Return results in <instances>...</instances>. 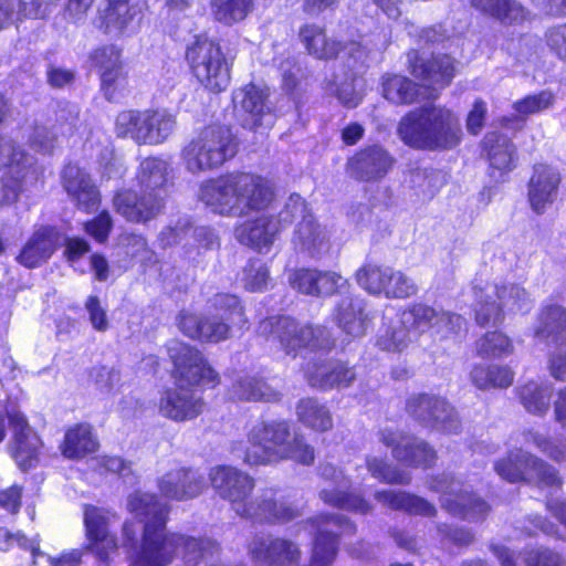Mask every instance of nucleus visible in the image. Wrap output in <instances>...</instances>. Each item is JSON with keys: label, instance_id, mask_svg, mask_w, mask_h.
Returning <instances> with one entry per match:
<instances>
[{"label": "nucleus", "instance_id": "f257e3e1", "mask_svg": "<svg viewBox=\"0 0 566 566\" xmlns=\"http://www.w3.org/2000/svg\"><path fill=\"white\" fill-rule=\"evenodd\" d=\"M199 198L214 213L240 218L268 209L274 190L261 176L235 172L202 184Z\"/></svg>", "mask_w": 566, "mask_h": 566}, {"label": "nucleus", "instance_id": "f03ea898", "mask_svg": "<svg viewBox=\"0 0 566 566\" xmlns=\"http://www.w3.org/2000/svg\"><path fill=\"white\" fill-rule=\"evenodd\" d=\"M397 134L407 146L423 150L452 149L462 138L457 115L431 105L415 108L402 116Z\"/></svg>", "mask_w": 566, "mask_h": 566}, {"label": "nucleus", "instance_id": "7ed1b4c3", "mask_svg": "<svg viewBox=\"0 0 566 566\" xmlns=\"http://www.w3.org/2000/svg\"><path fill=\"white\" fill-rule=\"evenodd\" d=\"M248 443L243 461L249 465H266L282 460L310 465L315 459L313 447L302 437H293L286 420L255 423L248 433Z\"/></svg>", "mask_w": 566, "mask_h": 566}, {"label": "nucleus", "instance_id": "20e7f679", "mask_svg": "<svg viewBox=\"0 0 566 566\" xmlns=\"http://www.w3.org/2000/svg\"><path fill=\"white\" fill-rule=\"evenodd\" d=\"M216 314L202 315L182 311L177 324L187 337L217 344L231 337L232 327L247 328L248 319L239 298L233 294L218 293L209 300Z\"/></svg>", "mask_w": 566, "mask_h": 566}, {"label": "nucleus", "instance_id": "39448f33", "mask_svg": "<svg viewBox=\"0 0 566 566\" xmlns=\"http://www.w3.org/2000/svg\"><path fill=\"white\" fill-rule=\"evenodd\" d=\"M178 532H169L167 522L143 525L142 532L133 521L122 528V545L135 552L130 566H168L176 558Z\"/></svg>", "mask_w": 566, "mask_h": 566}, {"label": "nucleus", "instance_id": "423d86ee", "mask_svg": "<svg viewBox=\"0 0 566 566\" xmlns=\"http://www.w3.org/2000/svg\"><path fill=\"white\" fill-rule=\"evenodd\" d=\"M258 333L269 340L277 342L286 355L296 356L303 348L325 350L334 346L325 327L301 324L287 316H272L261 321Z\"/></svg>", "mask_w": 566, "mask_h": 566}, {"label": "nucleus", "instance_id": "0eeeda50", "mask_svg": "<svg viewBox=\"0 0 566 566\" xmlns=\"http://www.w3.org/2000/svg\"><path fill=\"white\" fill-rule=\"evenodd\" d=\"M237 154V143L229 128L208 126L193 137L182 149L186 168L201 172L220 167Z\"/></svg>", "mask_w": 566, "mask_h": 566}, {"label": "nucleus", "instance_id": "6e6552de", "mask_svg": "<svg viewBox=\"0 0 566 566\" xmlns=\"http://www.w3.org/2000/svg\"><path fill=\"white\" fill-rule=\"evenodd\" d=\"M176 115L165 108L124 111L116 117L118 137H129L139 145H160L175 132Z\"/></svg>", "mask_w": 566, "mask_h": 566}, {"label": "nucleus", "instance_id": "1a4fd4ad", "mask_svg": "<svg viewBox=\"0 0 566 566\" xmlns=\"http://www.w3.org/2000/svg\"><path fill=\"white\" fill-rule=\"evenodd\" d=\"M475 316L481 326L497 324L503 313L527 311L531 305L530 294L516 283L486 284L485 287L474 286Z\"/></svg>", "mask_w": 566, "mask_h": 566}, {"label": "nucleus", "instance_id": "9d476101", "mask_svg": "<svg viewBox=\"0 0 566 566\" xmlns=\"http://www.w3.org/2000/svg\"><path fill=\"white\" fill-rule=\"evenodd\" d=\"M186 56L192 73L207 90L218 93L228 87L230 67L218 43L197 38Z\"/></svg>", "mask_w": 566, "mask_h": 566}, {"label": "nucleus", "instance_id": "9b49d317", "mask_svg": "<svg viewBox=\"0 0 566 566\" xmlns=\"http://www.w3.org/2000/svg\"><path fill=\"white\" fill-rule=\"evenodd\" d=\"M314 534L311 566H332L336 559L340 534H354L356 525L338 513L318 514L307 521Z\"/></svg>", "mask_w": 566, "mask_h": 566}, {"label": "nucleus", "instance_id": "f8f14e48", "mask_svg": "<svg viewBox=\"0 0 566 566\" xmlns=\"http://www.w3.org/2000/svg\"><path fill=\"white\" fill-rule=\"evenodd\" d=\"M429 488L441 494V506L451 515L469 521H479L490 511L486 502L473 494L468 486L451 474L442 473L432 476Z\"/></svg>", "mask_w": 566, "mask_h": 566}, {"label": "nucleus", "instance_id": "ddd939ff", "mask_svg": "<svg viewBox=\"0 0 566 566\" xmlns=\"http://www.w3.org/2000/svg\"><path fill=\"white\" fill-rule=\"evenodd\" d=\"M495 472L509 482H536L542 486H558L560 479L555 469L542 459L518 448L494 464Z\"/></svg>", "mask_w": 566, "mask_h": 566}, {"label": "nucleus", "instance_id": "4468645a", "mask_svg": "<svg viewBox=\"0 0 566 566\" xmlns=\"http://www.w3.org/2000/svg\"><path fill=\"white\" fill-rule=\"evenodd\" d=\"M168 355L175 367L177 385L214 387L219 382L218 374L196 347L174 340L168 345Z\"/></svg>", "mask_w": 566, "mask_h": 566}, {"label": "nucleus", "instance_id": "2eb2a0df", "mask_svg": "<svg viewBox=\"0 0 566 566\" xmlns=\"http://www.w3.org/2000/svg\"><path fill=\"white\" fill-rule=\"evenodd\" d=\"M247 553L260 566H297L303 555L297 542L265 533L248 541Z\"/></svg>", "mask_w": 566, "mask_h": 566}, {"label": "nucleus", "instance_id": "dca6fc26", "mask_svg": "<svg viewBox=\"0 0 566 566\" xmlns=\"http://www.w3.org/2000/svg\"><path fill=\"white\" fill-rule=\"evenodd\" d=\"M212 488L220 497L230 502L233 511L241 517L250 507V495L255 481L247 472L230 465H217L209 472Z\"/></svg>", "mask_w": 566, "mask_h": 566}, {"label": "nucleus", "instance_id": "f3484780", "mask_svg": "<svg viewBox=\"0 0 566 566\" xmlns=\"http://www.w3.org/2000/svg\"><path fill=\"white\" fill-rule=\"evenodd\" d=\"M406 410L410 417L426 427L448 433H455L460 428L455 409L440 396L413 395L407 400Z\"/></svg>", "mask_w": 566, "mask_h": 566}, {"label": "nucleus", "instance_id": "a211bd4d", "mask_svg": "<svg viewBox=\"0 0 566 566\" xmlns=\"http://www.w3.org/2000/svg\"><path fill=\"white\" fill-rule=\"evenodd\" d=\"M321 478L328 484L323 486L319 499L327 505L357 514H369L374 506L360 494L348 492L349 480L331 464L319 467Z\"/></svg>", "mask_w": 566, "mask_h": 566}, {"label": "nucleus", "instance_id": "6ab92c4d", "mask_svg": "<svg viewBox=\"0 0 566 566\" xmlns=\"http://www.w3.org/2000/svg\"><path fill=\"white\" fill-rule=\"evenodd\" d=\"M164 197L159 192L133 189H120L113 198L115 211L125 220L135 223H146L157 218L164 209Z\"/></svg>", "mask_w": 566, "mask_h": 566}, {"label": "nucleus", "instance_id": "aec40b11", "mask_svg": "<svg viewBox=\"0 0 566 566\" xmlns=\"http://www.w3.org/2000/svg\"><path fill=\"white\" fill-rule=\"evenodd\" d=\"M158 413L175 422H185L200 416L205 401L197 390L177 385L160 392L157 401Z\"/></svg>", "mask_w": 566, "mask_h": 566}, {"label": "nucleus", "instance_id": "412c9836", "mask_svg": "<svg viewBox=\"0 0 566 566\" xmlns=\"http://www.w3.org/2000/svg\"><path fill=\"white\" fill-rule=\"evenodd\" d=\"M301 515V511L289 502L276 489L266 488L251 499L244 518L260 523L284 524Z\"/></svg>", "mask_w": 566, "mask_h": 566}, {"label": "nucleus", "instance_id": "4be33fe9", "mask_svg": "<svg viewBox=\"0 0 566 566\" xmlns=\"http://www.w3.org/2000/svg\"><path fill=\"white\" fill-rule=\"evenodd\" d=\"M379 440L391 448L392 457L410 467H431L436 461V451L423 440L405 434L401 431L382 429Z\"/></svg>", "mask_w": 566, "mask_h": 566}, {"label": "nucleus", "instance_id": "5701e85b", "mask_svg": "<svg viewBox=\"0 0 566 566\" xmlns=\"http://www.w3.org/2000/svg\"><path fill=\"white\" fill-rule=\"evenodd\" d=\"M266 91L250 84L234 92L233 102L243 112L242 125L252 130L268 129L274 124Z\"/></svg>", "mask_w": 566, "mask_h": 566}, {"label": "nucleus", "instance_id": "b1692460", "mask_svg": "<svg viewBox=\"0 0 566 566\" xmlns=\"http://www.w3.org/2000/svg\"><path fill=\"white\" fill-rule=\"evenodd\" d=\"M111 514L102 509L90 506L84 513L87 544L85 552L93 553L98 560L108 562L118 548L117 541L108 531Z\"/></svg>", "mask_w": 566, "mask_h": 566}, {"label": "nucleus", "instance_id": "393cba45", "mask_svg": "<svg viewBox=\"0 0 566 566\" xmlns=\"http://www.w3.org/2000/svg\"><path fill=\"white\" fill-rule=\"evenodd\" d=\"M408 62L411 74L433 91L449 85L455 74L454 61L449 55L424 59L417 51H410Z\"/></svg>", "mask_w": 566, "mask_h": 566}, {"label": "nucleus", "instance_id": "a878e982", "mask_svg": "<svg viewBox=\"0 0 566 566\" xmlns=\"http://www.w3.org/2000/svg\"><path fill=\"white\" fill-rule=\"evenodd\" d=\"M62 186L75 206L85 212H92L101 202V193L91 175L77 165L64 167L61 175Z\"/></svg>", "mask_w": 566, "mask_h": 566}, {"label": "nucleus", "instance_id": "bb28decb", "mask_svg": "<svg viewBox=\"0 0 566 566\" xmlns=\"http://www.w3.org/2000/svg\"><path fill=\"white\" fill-rule=\"evenodd\" d=\"M205 488L203 475L197 470L177 468L158 480L160 493L171 500L185 501L198 496Z\"/></svg>", "mask_w": 566, "mask_h": 566}, {"label": "nucleus", "instance_id": "cd10ccee", "mask_svg": "<svg viewBox=\"0 0 566 566\" xmlns=\"http://www.w3.org/2000/svg\"><path fill=\"white\" fill-rule=\"evenodd\" d=\"M281 231L282 229L273 216L263 214L237 226L234 235L242 244L259 252H268Z\"/></svg>", "mask_w": 566, "mask_h": 566}, {"label": "nucleus", "instance_id": "c85d7f7f", "mask_svg": "<svg viewBox=\"0 0 566 566\" xmlns=\"http://www.w3.org/2000/svg\"><path fill=\"white\" fill-rule=\"evenodd\" d=\"M394 161L386 149L375 145L360 150L350 158L348 171L358 180H378L388 174Z\"/></svg>", "mask_w": 566, "mask_h": 566}, {"label": "nucleus", "instance_id": "c756f323", "mask_svg": "<svg viewBox=\"0 0 566 566\" xmlns=\"http://www.w3.org/2000/svg\"><path fill=\"white\" fill-rule=\"evenodd\" d=\"M560 184V174L552 166L536 165L528 182V200L537 213L545 211L557 196Z\"/></svg>", "mask_w": 566, "mask_h": 566}, {"label": "nucleus", "instance_id": "7c9ffc66", "mask_svg": "<svg viewBox=\"0 0 566 566\" xmlns=\"http://www.w3.org/2000/svg\"><path fill=\"white\" fill-rule=\"evenodd\" d=\"M60 234L54 227H39L22 248L17 260L25 268L33 269L46 262L56 250Z\"/></svg>", "mask_w": 566, "mask_h": 566}, {"label": "nucleus", "instance_id": "2f4dec72", "mask_svg": "<svg viewBox=\"0 0 566 566\" xmlns=\"http://www.w3.org/2000/svg\"><path fill=\"white\" fill-rule=\"evenodd\" d=\"M10 423L13 431L12 455L17 464L27 471L38 462L40 439L29 427L23 415H11Z\"/></svg>", "mask_w": 566, "mask_h": 566}, {"label": "nucleus", "instance_id": "473e14b6", "mask_svg": "<svg viewBox=\"0 0 566 566\" xmlns=\"http://www.w3.org/2000/svg\"><path fill=\"white\" fill-rule=\"evenodd\" d=\"M311 387L327 390L348 387L356 379V373L343 361H323L308 365L305 370Z\"/></svg>", "mask_w": 566, "mask_h": 566}, {"label": "nucleus", "instance_id": "72a5a7b5", "mask_svg": "<svg viewBox=\"0 0 566 566\" xmlns=\"http://www.w3.org/2000/svg\"><path fill=\"white\" fill-rule=\"evenodd\" d=\"M335 319L347 336L363 337L369 323L364 300L349 295L342 297L335 310Z\"/></svg>", "mask_w": 566, "mask_h": 566}, {"label": "nucleus", "instance_id": "f704fd0d", "mask_svg": "<svg viewBox=\"0 0 566 566\" xmlns=\"http://www.w3.org/2000/svg\"><path fill=\"white\" fill-rule=\"evenodd\" d=\"M293 244L298 251L313 258H319L329 249V235L313 216H304L296 226Z\"/></svg>", "mask_w": 566, "mask_h": 566}, {"label": "nucleus", "instance_id": "c9c22d12", "mask_svg": "<svg viewBox=\"0 0 566 566\" xmlns=\"http://www.w3.org/2000/svg\"><path fill=\"white\" fill-rule=\"evenodd\" d=\"M534 336L547 344H566V308L557 304L544 305L534 328Z\"/></svg>", "mask_w": 566, "mask_h": 566}, {"label": "nucleus", "instance_id": "e433bc0d", "mask_svg": "<svg viewBox=\"0 0 566 566\" xmlns=\"http://www.w3.org/2000/svg\"><path fill=\"white\" fill-rule=\"evenodd\" d=\"M120 50L114 45L96 49L91 54L92 64L98 70L102 88L108 99L113 98L114 86L123 76Z\"/></svg>", "mask_w": 566, "mask_h": 566}, {"label": "nucleus", "instance_id": "4c0bfd02", "mask_svg": "<svg viewBox=\"0 0 566 566\" xmlns=\"http://www.w3.org/2000/svg\"><path fill=\"white\" fill-rule=\"evenodd\" d=\"M126 507L144 525L168 522L169 506L155 494L135 491L128 495Z\"/></svg>", "mask_w": 566, "mask_h": 566}, {"label": "nucleus", "instance_id": "58836bf2", "mask_svg": "<svg viewBox=\"0 0 566 566\" xmlns=\"http://www.w3.org/2000/svg\"><path fill=\"white\" fill-rule=\"evenodd\" d=\"M298 39L306 52L319 60L334 59L342 50V43L328 38L325 28L316 23L303 24L298 30Z\"/></svg>", "mask_w": 566, "mask_h": 566}, {"label": "nucleus", "instance_id": "ea45409f", "mask_svg": "<svg viewBox=\"0 0 566 566\" xmlns=\"http://www.w3.org/2000/svg\"><path fill=\"white\" fill-rule=\"evenodd\" d=\"M472 8L504 25H514L526 19L527 10L517 0H470Z\"/></svg>", "mask_w": 566, "mask_h": 566}, {"label": "nucleus", "instance_id": "a19ab883", "mask_svg": "<svg viewBox=\"0 0 566 566\" xmlns=\"http://www.w3.org/2000/svg\"><path fill=\"white\" fill-rule=\"evenodd\" d=\"M483 144L488 151L493 178L499 179L504 172L512 170L515 148L506 136L490 133L484 137Z\"/></svg>", "mask_w": 566, "mask_h": 566}, {"label": "nucleus", "instance_id": "79ce46f5", "mask_svg": "<svg viewBox=\"0 0 566 566\" xmlns=\"http://www.w3.org/2000/svg\"><path fill=\"white\" fill-rule=\"evenodd\" d=\"M377 502L392 510H401L411 514L433 516L437 512L434 505L427 500L403 492L394 490L377 491L374 494Z\"/></svg>", "mask_w": 566, "mask_h": 566}, {"label": "nucleus", "instance_id": "37998d69", "mask_svg": "<svg viewBox=\"0 0 566 566\" xmlns=\"http://www.w3.org/2000/svg\"><path fill=\"white\" fill-rule=\"evenodd\" d=\"M56 0H0V30L20 17L43 18Z\"/></svg>", "mask_w": 566, "mask_h": 566}, {"label": "nucleus", "instance_id": "c03bdc74", "mask_svg": "<svg viewBox=\"0 0 566 566\" xmlns=\"http://www.w3.org/2000/svg\"><path fill=\"white\" fill-rule=\"evenodd\" d=\"M176 557H181L187 566H195L219 551V544L210 537H195L178 533Z\"/></svg>", "mask_w": 566, "mask_h": 566}, {"label": "nucleus", "instance_id": "a18cd8bd", "mask_svg": "<svg viewBox=\"0 0 566 566\" xmlns=\"http://www.w3.org/2000/svg\"><path fill=\"white\" fill-rule=\"evenodd\" d=\"M230 395L239 400L271 402L281 399L279 391L272 389L262 379L251 375L239 376L230 389Z\"/></svg>", "mask_w": 566, "mask_h": 566}, {"label": "nucleus", "instance_id": "49530a36", "mask_svg": "<svg viewBox=\"0 0 566 566\" xmlns=\"http://www.w3.org/2000/svg\"><path fill=\"white\" fill-rule=\"evenodd\" d=\"M297 420L305 427L325 432L332 429L333 418L329 409L316 398H303L296 403Z\"/></svg>", "mask_w": 566, "mask_h": 566}, {"label": "nucleus", "instance_id": "de8ad7c7", "mask_svg": "<svg viewBox=\"0 0 566 566\" xmlns=\"http://www.w3.org/2000/svg\"><path fill=\"white\" fill-rule=\"evenodd\" d=\"M553 385L548 381L530 380L518 387V398L527 412L545 415L551 406Z\"/></svg>", "mask_w": 566, "mask_h": 566}, {"label": "nucleus", "instance_id": "09e8293b", "mask_svg": "<svg viewBox=\"0 0 566 566\" xmlns=\"http://www.w3.org/2000/svg\"><path fill=\"white\" fill-rule=\"evenodd\" d=\"M168 171L169 165L166 160L158 157L145 158L140 163L136 175L140 190L163 195V188L167 182Z\"/></svg>", "mask_w": 566, "mask_h": 566}, {"label": "nucleus", "instance_id": "8fccbe9b", "mask_svg": "<svg viewBox=\"0 0 566 566\" xmlns=\"http://www.w3.org/2000/svg\"><path fill=\"white\" fill-rule=\"evenodd\" d=\"M33 165L32 156L17 147L10 138L0 136V167H9L17 179H25L30 171L35 172Z\"/></svg>", "mask_w": 566, "mask_h": 566}, {"label": "nucleus", "instance_id": "3c124183", "mask_svg": "<svg viewBox=\"0 0 566 566\" xmlns=\"http://www.w3.org/2000/svg\"><path fill=\"white\" fill-rule=\"evenodd\" d=\"M96 448L97 441L92 433L91 427L77 424L66 431L62 453L65 458L78 459L94 452Z\"/></svg>", "mask_w": 566, "mask_h": 566}, {"label": "nucleus", "instance_id": "603ef678", "mask_svg": "<svg viewBox=\"0 0 566 566\" xmlns=\"http://www.w3.org/2000/svg\"><path fill=\"white\" fill-rule=\"evenodd\" d=\"M253 9V0H211V13L214 20L227 27L243 21Z\"/></svg>", "mask_w": 566, "mask_h": 566}, {"label": "nucleus", "instance_id": "864d4df0", "mask_svg": "<svg viewBox=\"0 0 566 566\" xmlns=\"http://www.w3.org/2000/svg\"><path fill=\"white\" fill-rule=\"evenodd\" d=\"M382 95L389 102L403 105L418 101L419 90L416 83L401 75H386L382 78Z\"/></svg>", "mask_w": 566, "mask_h": 566}, {"label": "nucleus", "instance_id": "5fc2aeb1", "mask_svg": "<svg viewBox=\"0 0 566 566\" xmlns=\"http://www.w3.org/2000/svg\"><path fill=\"white\" fill-rule=\"evenodd\" d=\"M436 316L437 307L417 303L401 313V323L408 326V329L412 331L416 336L424 333L432 334Z\"/></svg>", "mask_w": 566, "mask_h": 566}, {"label": "nucleus", "instance_id": "6e6d98bb", "mask_svg": "<svg viewBox=\"0 0 566 566\" xmlns=\"http://www.w3.org/2000/svg\"><path fill=\"white\" fill-rule=\"evenodd\" d=\"M389 269L365 264L356 273L357 283L370 294H384Z\"/></svg>", "mask_w": 566, "mask_h": 566}, {"label": "nucleus", "instance_id": "4d7b16f0", "mask_svg": "<svg viewBox=\"0 0 566 566\" xmlns=\"http://www.w3.org/2000/svg\"><path fill=\"white\" fill-rule=\"evenodd\" d=\"M140 2L107 7L105 13L106 28L118 32L125 31L140 13Z\"/></svg>", "mask_w": 566, "mask_h": 566}, {"label": "nucleus", "instance_id": "13d9d810", "mask_svg": "<svg viewBox=\"0 0 566 566\" xmlns=\"http://www.w3.org/2000/svg\"><path fill=\"white\" fill-rule=\"evenodd\" d=\"M512 350L510 338L500 332L486 333L476 342V353L481 357H501L511 354Z\"/></svg>", "mask_w": 566, "mask_h": 566}, {"label": "nucleus", "instance_id": "bf43d9fd", "mask_svg": "<svg viewBox=\"0 0 566 566\" xmlns=\"http://www.w3.org/2000/svg\"><path fill=\"white\" fill-rule=\"evenodd\" d=\"M366 465L369 473L381 482L406 485L411 481L408 472L394 468L381 459L375 457L367 458Z\"/></svg>", "mask_w": 566, "mask_h": 566}, {"label": "nucleus", "instance_id": "052dcab7", "mask_svg": "<svg viewBox=\"0 0 566 566\" xmlns=\"http://www.w3.org/2000/svg\"><path fill=\"white\" fill-rule=\"evenodd\" d=\"M355 81L354 74L345 75L344 78H339L338 75H335L333 81L327 84L326 90L332 95H335L346 107H356L360 103L361 96L356 91Z\"/></svg>", "mask_w": 566, "mask_h": 566}, {"label": "nucleus", "instance_id": "680f3d73", "mask_svg": "<svg viewBox=\"0 0 566 566\" xmlns=\"http://www.w3.org/2000/svg\"><path fill=\"white\" fill-rule=\"evenodd\" d=\"M14 547L23 549L29 555L28 566L35 565V558L42 555L39 544L34 539H29L21 533L12 534L6 528H0V552H7Z\"/></svg>", "mask_w": 566, "mask_h": 566}, {"label": "nucleus", "instance_id": "e2e57ef3", "mask_svg": "<svg viewBox=\"0 0 566 566\" xmlns=\"http://www.w3.org/2000/svg\"><path fill=\"white\" fill-rule=\"evenodd\" d=\"M413 335L412 331L408 329V326H405L401 323V317L399 321L390 326L379 338L378 345L381 349L388 352H401L403 350L409 343L411 342Z\"/></svg>", "mask_w": 566, "mask_h": 566}, {"label": "nucleus", "instance_id": "0e129e2a", "mask_svg": "<svg viewBox=\"0 0 566 566\" xmlns=\"http://www.w3.org/2000/svg\"><path fill=\"white\" fill-rule=\"evenodd\" d=\"M269 270L261 260H250L244 266L241 283L250 292H261L268 286Z\"/></svg>", "mask_w": 566, "mask_h": 566}, {"label": "nucleus", "instance_id": "69168bd1", "mask_svg": "<svg viewBox=\"0 0 566 566\" xmlns=\"http://www.w3.org/2000/svg\"><path fill=\"white\" fill-rule=\"evenodd\" d=\"M415 282L401 271L389 269L385 287V296L388 298H405L417 293Z\"/></svg>", "mask_w": 566, "mask_h": 566}, {"label": "nucleus", "instance_id": "338daca9", "mask_svg": "<svg viewBox=\"0 0 566 566\" xmlns=\"http://www.w3.org/2000/svg\"><path fill=\"white\" fill-rule=\"evenodd\" d=\"M304 216H312V213L308 212L305 200L300 195L292 193L280 210L279 214L274 218L283 230L295 220H303Z\"/></svg>", "mask_w": 566, "mask_h": 566}, {"label": "nucleus", "instance_id": "774afa93", "mask_svg": "<svg viewBox=\"0 0 566 566\" xmlns=\"http://www.w3.org/2000/svg\"><path fill=\"white\" fill-rule=\"evenodd\" d=\"M463 324L464 319L459 314L444 311L443 308H437L432 335L447 338L450 335L457 334Z\"/></svg>", "mask_w": 566, "mask_h": 566}]
</instances>
